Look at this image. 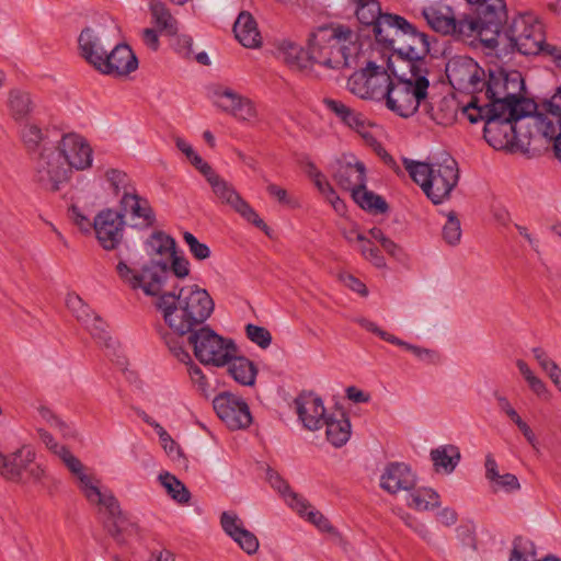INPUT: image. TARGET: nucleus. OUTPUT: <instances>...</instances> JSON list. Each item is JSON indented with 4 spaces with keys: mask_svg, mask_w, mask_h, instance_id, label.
<instances>
[{
    "mask_svg": "<svg viewBox=\"0 0 561 561\" xmlns=\"http://www.w3.org/2000/svg\"><path fill=\"white\" fill-rule=\"evenodd\" d=\"M32 181L42 191L56 193L64 188L72 175L55 147H46L33 153Z\"/></svg>",
    "mask_w": 561,
    "mask_h": 561,
    "instance_id": "9",
    "label": "nucleus"
},
{
    "mask_svg": "<svg viewBox=\"0 0 561 561\" xmlns=\"http://www.w3.org/2000/svg\"><path fill=\"white\" fill-rule=\"evenodd\" d=\"M446 217L447 220L442 228V237L448 245L455 247L459 244L461 239L460 221L454 210L447 213Z\"/></svg>",
    "mask_w": 561,
    "mask_h": 561,
    "instance_id": "51",
    "label": "nucleus"
},
{
    "mask_svg": "<svg viewBox=\"0 0 561 561\" xmlns=\"http://www.w3.org/2000/svg\"><path fill=\"white\" fill-rule=\"evenodd\" d=\"M356 322L365 330L378 335L380 339L391 344H402L400 339L380 329L375 322L366 318H358Z\"/></svg>",
    "mask_w": 561,
    "mask_h": 561,
    "instance_id": "59",
    "label": "nucleus"
},
{
    "mask_svg": "<svg viewBox=\"0 0 561 561\" xmlns=\"http://www.w3.org/2000/svg\"><path fill=\"white\" fill-rule=\"evenodd\" d=\"M188 334V343L193 347L194 355L203 365L222 367L238 354L231 339L217 334L209 327H202Z\"/></svg>",
    "mask_w": 561,
    "mask_h": 561,
    "instance_id": "10",
    "label": "nucleus"
},
{
    "mask_svg": "<svg viewBox=\"0 0 561 561\" xmlns=\"http://www.w3.org/2000/svg\"><path fill=\"white\" fill-rule=\"evenodd\" d=\"M8 108L14 121H22L33 111V101L28 92L12 89L8 96Z\"/></svg>",
    "mask_w": 561,
    "mask_h": 561,
    "instance_id": "43",
    "label": "nucleus"
},
{
    "mask_svg": "<svg viewBox=\"0 0 561 561\" xmlns=\"http://www.w3.org/2000/svg\"><path fill=\"white\" fill-rule=\"evenodd\" d=\"M80 55L98 71L105 73V57L101 39L90 27L84 28L78 38Z\"/></svg>",
    "mask_w": 561,
    "mask_h": 561,
    "instance_id": "32",
    "label": "nucleus"
},
{
    "mask_svg": "<svg viewBox=\"0 0 561 561\" xmlns=\"http://www.w3.org/2000/svg\"><path fill=\"white\" fill-rule=\"evenodd\" d=\"M506 50H517L522 55L548 56V47L553 44L545 42L542 24L533 14H519L514 18L504 33Z\"/></svg>",
    "mask_w": 561,
    "mask_h": 561,
    "instance_id": "8",
    "label": "nucleus"
},
{
    "mask_svg": "<svg viewBox=\"0 0 561 561\" xmlns=\"http://www.w3.org/2000/svg\"><path fill=\"white\" fill-rule=\"evenodd\" d=\"M523 91L524 81L518 71L490 70L489 79H484L482 92L486 103L479 104L481 98L473 95L471 101L462 107V113L470 123H474L481 113L492 111L508 113L511 117L530 116L536 108V103L524 98Z\"/></svg>",
    "mask_w": 561,
    "mask_h": 561,
    "instance_id": "1",
    "label": "nucleus"
},
{
    "mask_svg": "<svg viewBox=\"0 0 561 561\" xmlns=\"http://www.w3.org/2000/svg\"><path fill=\"white\" fill-rule=\"evenodd\" d=\"M154 430L159 436L160 444L163 447L167 455L173 461H179V462L184 461L185 459H184L182 449L172 439V437L169 435V433L160 424H154Z\"/></svg>",
    "mask_w": 561,
    "mask_h": 561,
    "instance_id": "53",
    "label": "nucleus"
},
{
    "mask_svg": "<svg viewBox=\"0 0 561 561\" xmlns=\"http://www.w3.org/2000/svg\"><path fill=\"white\" fill-rule=\"evenodd\" d=\"M236 38L247 48H256L262 43L261 34L254 18L249 12H241L234 22Z\"/></svg>",
    "mask_w": 561,
    "mask_h": 561,
    "instance_id": "37",
    "label": "nucleus"
},
{
    "mask_svg": "<svg viewBox=\"0 0 561 561\" xmlns=\"http://www.w3.org/2000/svg\"><path fill=\"white\" fill-rule=\"evenodd\" d=\"M67 470L75 479L76 484L84 499L91 505L99 506L100 510H102L104 504V495L101 491V479H98L80 459L72 463V466H70Z\"/></svg>",
    "mask_w": 561,
    "mask_h": 561,
    "instance_id": "25",
    "label": "nucleus"
},
{
    "mask_svg": "<svg viewBox=\"0 0 561 561\" xmlns=\"http://www.w3.org/2000/svg\"><path fill=\"white\" fill-rule=\"evenodd\" d=\"M332 176L342 190L348 191L351 194L354 190L364 187L367 181L364 163L354 157H345L337 161V167Z\"/></svg>",
    "mask_w": 561,
    "mask_h": 561,
    "instance_id": "27",
    "label": "nucleus"
},
{
    "mask_svg": "<svg viewBox=\"0 0 561 561\" xmlns=\"http://www.w3.org/2000/svg\"><path fill=\"white\" fill-rule=\"evenodd\" d=\"M490 488L493 492L503 491L506 493H513L520 490V483L517 477L513 473H497L491 480H489Z\"/></svg>",
    "mask_w": 561,
    "mask_h": 561,
    "instance_id": "52",
    "label": "nucleus"
},
{
    "mask_svg": "<svg viewBox=\"0 0 561 561\" xmlns=\"http://www.w3.org/2000/svg\"><path fill=\"white\" fill-rule=\"evenodd\" d=\"M37 434L41 442L53 455H55L60 460L66 469H68L79 459L67 446L56 442L53 435L47 431L39 428Z\"/></svg>",
    "mask_w": 561,
    "mask_h": 561,
    "instance_id": "45",
    "label": "nucleus"
},
{
    "mask_svg": "<svg viewBox=\"0 0 561 561\" xmlns=\"http://www.w3.org/2000/svg\"><path fill=\"white\" fill-rule=\"evenodd\" d=\"M248 339L259 345L261 348H267L272 343V335L267 329L255 324L245 327Z\"/></svg>",
    "mask_w": 561,
    "mask_h": 561,
    "instance_id": "58",
    "label": "nucleus"
},
{
    "mask_svg": "<svg viewBox=\"0 0 561 561\" xmlns=\"http://www.w3.org/2000/svg\"><path fill=\"white\" fill-rule=\"evenodd\" d=\"M176 243L164 232H154L146 241L149 261L139 271L118 262L115 271L119 278L133 289H142L148 296L160 294L170 276L169 264L174 256Z\"/></svg>",
    "mask_w": 561,
    "mask_h": 561,
    "instance_id": "2",
    "label": "nucleus"
},
{
    "mask_svg": "<svg viewBox=\"0 0 561 561\" xmlns=\"http://www.w3.org/2000/svg\"><path fill=\"white\" fill-rule=\"evenodd\" d=\"M502 18H506L504 0H486V4L477 7V18L456 20L454 34L461 37H471L478 34L481 23L495 26Z\"/></svg>",
    "mask_w": 561,
    "mask_h": 561,
    "instance_id": "20",
    "label": "nucleus"
},
{
    "mask_svg": "<svg viewBox=\"0 0 561 561\" xmlns=\"http://www.w3.org/2000/svg\"><path fill=\"white\" fill-rule=\"evenodd\" d=\"M404 165L412 180L436 205L449 198L459 181L458 163L447 153L432 163L404 160Z\"/></svg>",
    "mask_w": 561,
    "mask_h": 561,
    "instance_id": "5",
    "label": "nucleus"
},
{
    "mask_svg": "<svg viewBox=\"0 0 561 561\" xmlns=\"http://www.w3.org/2000/svg\"><path fill=\"white\" fill-rule=\"evenodd\" d=\"M534 125L540 135H554L561 130V85L550 99L536 104Z\"/></svg>",
    "mask_w": 561,
    "mask_h": 561,
    "instance_id": "22",
    "label": "nucleus"
},
{
    "mask_svg": "<svg viewBox=\"0 0 561 561\" xmlns=\"http://www.w3.org/2000/svg\"><path fill=\"white\" fill-rule=\"evenodd\" d=\"M340 280L350 289L353 291L362 295L367 296L368 291L366 288V285L362 283L359 279H357L355 276L348 273H341L339 275Z\"/></svg>",
    "mask_w": 561,
    "mask_h": 561,
    "instance_id": "63",
    "label": "nucleus"
},
{
    "mask_svg": "<svg viewBox=\"0 0 561 561\" xmlns=\"http://www.w3.org/2000/svg\"><path fill=\"white\" fill-rule=\"evenodd\" d=\"M371 26L376 41L394 50L408 21L400 15L383 13Z\"/></svg>",
    "mask_w": 561,
    "mask_h": 561,
    "instance_id": "29",
    "label": "nucleus"
},
{
    "mask_svg": "<svg viewBox=\"0 0 561 561\" xmlns=\"http://www.w3.org/2000/svg\"><path fill=\"white\" fill-rule=\"evenodd\" d=\"M218 417L230 428L240 430L250 426L252 415L243 399L231 393L221 392L213 401Z\"/></svg>",
    "mask_w": 561,
    "mask_h": 561,
    "instance_id": "17",
    "label": "nucleus"
},
{
    "mask_svg": "<svg viewBox=\"0 0 561 561\" xmlns=\"http://www.w3.org/2000/svg\"><path fill=\"white\" fill-rule=\"evenodd\" d=\"M138 68V59L130 46L126 43L117 44L107 54V75L117 77L128 76Z\"/></svg>",
    "mask_w": 561,
    "mask_h": 561,
    "instance_id": "31",
    "label": "nucleus"
},
{
    "mask_svg": "<svg viewBox=\"0 0 561 561\" xmlns=\"http://www.w3.org/2000/svg\"><path fill=\"white\" fill-rule=\"evenodd\" d=\"M354 202L363 209L373 210L375 213H386L388 205L382 197L376 195L374 192L368 191L366 185L354 190L352 193Z\"/></svg>",
    "mask_w": 561,
    "mask_h": 561,
    "instance_id": "47",
    "label": "nucleus"
},
{
    "mask_svg": "<svg viewBox=\"0 0 561 561\" xmlns=\"http://www.w3.org/2000/svg\"><path fill=\"white\" fill-rule=\"evenodd\" d=\"M430 456L435 471L446 474L454 472L461 459L459 448L451 444L432 449Z\"/></svg>",
    "mask_w": 561,
    "mask_h": 561,
    "instance_id": "39",
    "label": "nucleus"
},
{
    "mask_svg": "<svg viewBox=\"0 0 561 561\" xmlns=\"http://www.w3.org/2000/svg\"><path fill=\"white\" fill-rule=\"evenodd\" d=\"M505 18H502L495 26L489 25V23H481L479 26L477 36L485 48L495 50L496 55H501L506 51V41L503 39L504 33L500 32V27Z\"/></svg>",
    "mask_w": 561,
    "mask_h": 561,
    "instance_id": "41",
    "label": "nucleus"
},
{
    "mask_svg": "<svg viewBox=\"0 0 561 561\" xmlns=\"http://www.w3.org/2000/svg\"><path fill=\"white\" fill-rule=\"evenodd\" d=\"M356 42L355 33L340 24L319 26L310 36L313 65L339 70L350 66L351 46Z\"/></svg>",
    "mask_w": 561,
    "mask_h": 561,
    "instance_id": "6",
    "label": "nucleus"
},
{
    "mask_svg": "<svg viewBox=\"0 0 561 561\" xmlns=\"http://www.w3.org/2000/svg\"><path fill=\"white\" fill-rule=\"evenodd\" d=\"M408 506L416 511H428L439 506V495L432 489L421 488L410 493Z\"/></svg>",
    "mask_w": 561,
    "mask_h": 561,
    "instance_id": "48",
    "label": "nucleus"
},
{
    "mask_svg": "<svg viewBox=\"0 0 561 561\" xmlns=\"http://www.w3.org/2000/svg\"><path fill=\"white\" fill-rule=\"evenodd\" d=\"M268 479L272 486L284 496L288 505L296 510L299 515H302L304 510L308 508L307 502L290 491L289 485L277 473L270 474Z\"/></svg>",
    "mask_w": 561,
    "mask_h": 561,
    "instance_id": "49",
    "label": "nucleus"
},
{
    "mask_svg": "<svg viewBox=\"0 0 561 561\" xmlns=\"http://www.w3.org/2000/svg\"><path fill=\"white\" fill-rule=\"evenodd\" d=\"M228 375L239 385L252 387L255 385L259 369L256 365L244 356L237 354L226 364Z\"/></svg>",
    "mask_w": 561,
    "mask_h": 561,
    "instance_id": "38",
    "label": "nucleus"
},
{
    "mask_svg": "<svg viewBox=\"0 0 561 561\" xmlns=\"http://www.w3.org/2000/svg\"><path fill=\"white\" fill-rule=\"evenodd\" d=\"M68 216L78 230L84 236H93L105 249V209H94V203L71 205Z\"/></svg>",
    "mask_w": 561,
    "mask_h": 561,
    "instance_id": "18",
    "label": "nucleus"
},
{
    "mask_svg": "<svg viewBox=\"0 0 561 561\" xmlns=\"http://www.w3.org/2000/svg\"><path fill=\"white\" fill-rule=\"evenodd\" d=\"M394 48L396 56L389 64L414 69L422 67L425 73L432 75V62L426 57L430 53V42L425 33L419 32L408 22Z\"/></svg>",
    "mask_w": 561,
    "mask_h": 561,
    "instance_id": "11",
    "label": "nucleus"
},
{
    "mask_svg": "<svg viewBox=\"0 0 561 561\" xmlns=\"http://www.w3.org/2000/svg\"><path fill=\"white\" fill-rule=\"evenodd\" d=\"M152 21L160 32L174 35L178 32V21L161 1H151L149 4Z\"/></svg>",
    "mask_w": 561,
    "mask_h": 561,
    "instance_id": "44",
    "label": "nucleus"
},
{
    "mask_svg": "<svg viewBox=\"0 0 561 561\" xmlns=\"http://www.w3.org/2000/svg\"><path fill=\"white\" fill-rule=\"evenodd\" d=\"M535 545L528 539L517 538L514 540L510 561H535Z\"/></svg>",
    "mask_w": 561,
    "mask_h": 561,
    "instance_id": "54",
    "label": "nucleus"
},
{
    "mask_svg": "<svg viewBox=\"0 0 561 561\" xmlns=\"http://www.w3.org/2000/svg\"><path fill=\"white\" fill-rule=\"evenodd\" d=\"M308 508L304 510L302 517H306L309 522L316 525L322 531H331L332 526L329 520L318 511H314L308 503Z\"/></svg>",
    "mask_w": 561,
    "mask_h": 561,
    "instance_id": "61",
    "label": "nucleus"
},
{
    "mask_svg": "<svg viewBox=\"0 0 561 561\" xmlns=\"http://www.w3.org/2000/svg\"><path fill=\"white\" fill-rule=\"evenodd\" d=\"M446 72L455 89L472 94L483 92L485 72L473 59H455L447 65Z\"/></svg>",
    "mask_w": 561,
    "mask_h": 561,
    "instance_id": "15",
    "label": "nucleus"
},
{
    "mask_svg": "<svg viewBox=\"0 0 561 561\" xmlns=\"http://www.w3.org/2000/svg\"><path fill=\"white\" fill-rule=\"evenodd\" d=\"M391 78L382 101L391 112L401 117L412 116L426 101L431 73L422 67L409 69L388 64Z\"/></svg>",
    "mask_w": 561,
    "mask_h": 561,
    "instance_id": "4",
    "label": "nucleus"
},
{
    "mask_svg": "<svg viewBox=\"0 0 561 561\" xmlns=\"http://www.w3.org/2000/svg\"><path fill=\"white\" fill-rule=\"evenodd\" d=\"M421 108L438 125H450L457 116V104L454 99L447 96L430 98L427 95L426 101L421 104Z\"/></svg>",
    "mask_w": 561,
    "mask_h": 561,
    "instance_id": "33",
    "label": "nucleus"
},
{
    "mask_svg": "<svg viewBox=\"0 0 561 561\" xmlns=\"http://www.w3.org/2000/svg\"><path fill=\"white\" fill-rule=\"evenodd\" d=\"M129 210L119 208L107 209V251H115L114 257L118 262L127 264L131 260L133 250L125 238L126 220L125 215Z\"/></svg>",
    "mask_w": 561,
    "mask_h": 561,
    "instance_id": "21",
    "label": "nucleus"
},
{
    "mask_svg": "<svg viewBox=\"0 0 561 561\" xmlns=\"http://www.w3.org/2000/svg\"><path fill=\"white\" fill-rule=\"evenodd\" d=\"M129 210L134 219H140L146 227L156 224V215L146 198L137 194L129 176L121 170L107 171V209Z\"/></svg>",
    "mask_w": 561,
    "mask_h": 561,
    "instance_id": "7",
    "label": "nucleus"
},
{
    "mask_svg": "<svg viewBox=\"0 0 561 561\" xmlns=\"http://www.w3.org/2000/svg\"><path fill=\"white\" fill-rule=\"evenodd\" d=\"M356 16L363 24L373 25L383 14L377 0H356Z\"/></svg>",
    "mask_w": 561,
    "mask_h": 561,
    "instance_id": "50",
    "label": "nucleus"
},
{
    "mask_svg": "<svg viewBox=\"0 0 561 561\" xmlns=\"http://www.w3.org/2000/svg\"><path fill=\"white\" fill-rule=\"evenodd\" d=\"M523 117H511L508 113L492 111L491 113H481L473 124L483 121V134L485 140L496 150L513 148L520 139L519 121Z\"/></svg>",
    "mask_w": 561,
    "mask_h": 561,
    "instance_id": "12",
    "label": "nucleus"
},
{
    "mask_svg": "<svg viewBox=\"0 0 561 561\" xmlns=\"http://www.w3.org/2000/svg\"><path fill=\"white\" fill-rule=\"evenodd\" d=\"M34 460L35 451L31 446H22L7 456L0 453V474L10 481L20 482Z\"/></svg>",
    "mask_w": 561,
    "mask_h": 561,
    "instance_id": "28",
    "label": "nucleus"
},
{
    "mask_svg": "<svg viewBox=\"0 0 561 561\" xmlns=\"http://www.w3.org/2000/svg\"><path fill=\"white\" fill-rule=\"evenodd\" d=\"M66 306L76 319L84 325L90 335L102 345L105 342V321L103 318L95 314L81 297L75 293L67 295Z\"/></svg>",
    "mask_w": 561,
    "mask_h": 561,
    "instance_id": "23",
    "label": "nucleus"
},
{
    "mask_svg": "<svg viewBox=\"0 0 561 561\" xmlns=\"http://www.w3.org/2000/svg\"><path fill=\"white\" fill-rule=\"evenodd\" d=\"M158 479L173 501L179 504H187L190 502V491L175 476L163 472L159 474Z\"/></svg>",
    "mask_w": 561,
    "mask_h": 561,
    "instance_id": "46",
    "label": "nucleus"
},
{
    "mask_svg": "<svg viewBox=\"0 0 561 561\" xmlns=\"http://www.w3.org/2000/svg\"><path fill=\"white\" fill-rule=\"evenodd\" d=\"M170 274H174L178 278H184L190 274V262L183 257L178 256L174 253L170 264H169Z\"/></svg>",
    "mask_w": 561,
    "mask_h": 561,
    "instance_id": "62",
    "label": "nucleus"
},
{
    "mask_svg": "<svg viewBox=\"0 0 561 561\" xmlns=\"http://www.w3.org/2000/svg\"><path fill=\"white\" fill-rule=\"evenodd\" d=\"M231 539L249 556L255 554L259 550L260 542L257 537L247 528Z\"/></svg>",
    "mask_w": 561,
    "mask_h": 561,
    "instance_id": "57",
    "label": "nucleus"
},
{
    "mask_svg": "<svg viewBox=\"0 0 561 561\" xmlns=\"http://www.w3.org/2000/svg\"><path fill=\"white\" fill-rule=\"evenodd\" d=\"M214 98L217 107L238 121L251 123L257 117L254 102L231 88L217 87Z\"/></svg>",
    "mask_w": 561,
    "mask_h": 561,
    "instance_id": "19",
    "label": "nucleus"
},
{
    "mask_svg": "<svg viewBox=\"0 0 561 561\" xmlns=\"http://www.w3.org/2000/svg\"><path fill=\"white\" fill-rule=\"evenodd\" d=\"M296 413L304 427L319 430L328 420L322 399L312 392L301 393L295 399Z\"/></svg>",
    "mask_w": 561,
    "mask_h": 561,
    "instance_id": "24",
    "label": "nucleus"
},
{
    "mask_svg": "<svg viewBox=\"0 0 561 561\" xmlns=\"http://www.w3.org/2000/svg\"><path fill=\"white\" fill-rule=\"evenodd\" d=\"M135 525L121 510L117 500L107 494V536H111L118 545L126 541V537L134 531Z\"/></svg>",
    "mask_w": 561,
    "mask_h": 561,
    "instance_id": "30",
    "label": "nucleus"
},
{
    "mask_svg": "<svg viewBox=\"0 0 561 561\" xmlns=\"http://www.w3.org/2000/svg\"><path fill=\"white\" fill-rule=\"evenodd\" d=\"M21 137L30 158H32L33 153L46 147H55L56 144V140L50 139L47 130H43L35 124L24 125L21 130Z\"/></svg>",
    "mask_w": 561,
    "mask_h": 561,
    "instance_id": "40",
    "label": "nucleus"
},
{
    "mask_svg": "<svg viewBox=\"0 0 561 561\" xmlns=\"http://www.w3.org/2000/svg\"><path fill=\"white\" fill-rule=\"evenodd\" d=\"M278 57L293 70L304 71L313 65L310 45L305 50L291 41H282L277 46Z\"/></svg>",
    "mask_w": 561,
    "mask_h": 561,
    "instance_id": "34",
    "label": "nucleus"
},
{
    "mask_svg": "<svg viewBox=\"0 0 561 561\" xmlns=\"http://www.w3.org/2000/svg\"><path fill=\"white\" fill-rule=\"evenodd\" d=\"M220 525L230 538L236 537L245 528L241 518L233 512H224L220 516Z\"/></svg>",
    "mask_w": 561,
    "mask_h": 561,
    "instance_id": "56",
    "label": "nucleus"
},
{
    "mask_svg": "<svg viewBox=\"0 0 561 561\" xmlns=\"http://www.w3.org/2000/svg\"><path fill=\"white\" fill-rule=\"evenodd\" d=\"M266 191L272 197L276 198L280 204L293 205V201L285 188L276 184L268 183L266 186Z\"/></svg>",
    "mask_w": 561,
    "mask_h": 561,
    "instance_id": "64",
    "label": "nucleus"
},
{
    "mask_svg": "<svg viewBox=\"0 0 561 561\" xmlns=\"http://www.w3.org/2000/svg\"><path fill=\"white\" fill-rule=\"evenodd\" d=\"M360 252L365 259L370 261L376 267L382 268L386 266V261L383 256L380 254L377 248H374L369 240L366 239L365 242H360Z\"/></svg>",
    "mask_w": 561,
    "mask_h": 561,
    "instance_id": "60",
    "label": "nucleus"
},
{
    "mask_svg": "<svg viewBox=\"0 0 561 561\" xmlns=\"http://www.w3.org/2000/svg\"><path fill=\"white\" fill-rule=\"evenodd\" d=\"M427 24L437 33L443 35L454 34L456 30V18L450 7H428L422 11Z\"/></svg>",
    "mask_w": 561,
    "mask_h": 561,
    "instance_id": "36",
    "label": "nucleus"
},
{
    "mask_svg": "<svg viewBox=\"0 0 561 561\" xmlns=\"http://www.w3.org/2000/svg\"><path fill=\"white\" fill-rule=\"evenodd\" d=\"M323 104L325 107L335 114V116L346 126L367 137L366 128L368 122L365 116L350 107L340 100L324 99Z\"/></svg>",
    "mask_w": 561,
    "mask_h": 561,
    "instance_id": "35",
    "label": "nucleus"
},
{
    "mask_svg": "<svg viewBox=\"0 0 561 561\" xmlns=\"http://www.w3.org/2000/svg\"><path fill=\"white\" fill-rule=\"evenodd\" d=\"M156 306L169 328L184 335L203 324L213 313L215 305L206 289L188 285L178 293L160 295Z\"/></svg>",
    "mask_w": 561,
    "mask_h": 561,
    "instance_id": "3",
    "label": "nucleus"
},
{
    "mask_svg": "<svg viewBox=\"0 0 561 561\" xmlns=\"http://www.w3.org/2000/svg\"><path fill=\"white\" fill-rule=\"evenodd\" d=\"M183 240L194 259L204 261L210 256V249L207 244L202 243L193 233L185 231Z\"/></svg>",
    "mask_w": 561,
    "mask_h": 561,
    "instance_id": "55",
    "label": "nucleus"
},
{
    "mask_svg": "<svg viewBox=\"0 0 561 561\" xmlns=\"http://www.w3.org/2000/svg\"><path fill=\"white\" fill-rule=\"evenodd\" d=\"M327 439L335 447H341L350 439L351 436V423L347 417L343 414L340 419H333L329 416L325 423Z\"/></svg>",
    "mask_w": 561,
    "mask_h": 561,
    "instance_id": "42",
    "label": "nucleus"
},
{
    "mask_svg": "<svg viewBox=\"0 0 561 561\" xmlns=\"http://www.w3.org/2000/svg\"><path fill=\"white\" fill-rule=\"evenodd\" d=\"M416 483L415 473L403 462L388 463L380 476V488L389 494L411 491L415 488Z\"/></svg>",
    "mask_w": 561,
    "mask_h": 561,
    "instance_id": "26",
    "label": "nucleus"
},
{
    "mask_svg": "<svg viewBox=\"0 0 561 561\" xmlns=\"http://www.w3.org/2000/svg\"><path fill=\"white\" fill-rule=\"evenodd\" d=\"M388 70L389 68L369 61L365 68L348 78L347 89L359 99L382 101L391 78Z\"/></svg>",
    "mask_w": 561,
    "mask_h": 561,
    "instance_id": "13",
    "label": "nucleus"
},
{
    "mask_svg": "<svg viewBox=\"0 0 561 561\" xmlns=\"http://www.w3.org/2000/svg\"><path fill=\"white\" fill-rule=\"evenodd\" d=\"M207 182L211 186L214 195L221 204L232 208L236 213H238L249 222L253 224L255 227L263 230L267 229L265 222L259 217L256 211L241 197V195L237 192L231 183L222 179L217 173L209 178Z\"/></svg>",
    "mask_w": 561,
    "mask_h": 561,
    "instance_id": "16",
    "label": "nucleus"
},
{
    "mask_svg": "<svg viewBox=\"0 0 561 561\" xmlns=\"http://www.w3.org/2000/svg\"><path fill=\"white\" fill-rule=\"evenodd\" d=\"M55 148L60 152V158L66 168L72 171H85L92 167L93 149L89 141L77 133L62 134L60 139L56 140Z\"/></svg>",
    "mask_w": 561,
    "mask_h": 561,
    "instance_id": "14",
    "label": "nucleus"
}]
</instances>
